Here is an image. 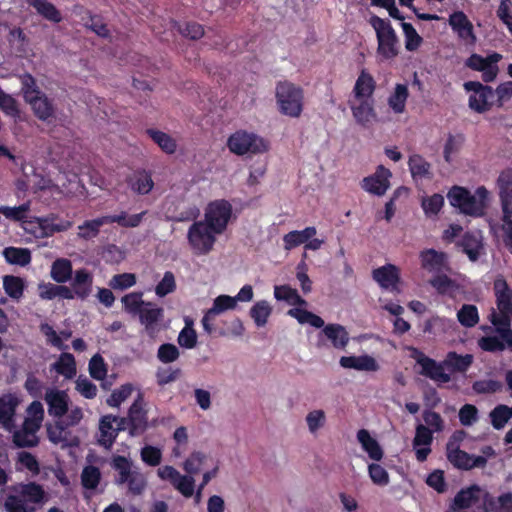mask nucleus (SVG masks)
<instances>
[{
    "label": "nucleus",
    "instance_id": "3c124183",
    "mask_svg": "<svg viewBox=\"0 0 512 512\" xmlns=\"http://www.w3.org/2000/svg\"><path fill=\"white\" fill-rule=\"evenodd\" d=\"M271 307L267 301H258L250 309V316L257 327H263L271 314Z\"/></svg>",
    "mask_w": 512,
    "mask_h": 512
},
{
    "label": "nucleus",
    "instance_id": "2f4dec72",
    "mask_svg": "<svg viewBox=\"0 0 512 512\" xmlns=\"http://www.w3.org/2000/svg\"><path fill=\"white\" fill-rule=\"evenodd\" d=\"M106 224H110L108 215L86 220L78 226V237L84 240H91L98 236L100 228Z\"/></svg>",
    "mask_w": 512,
    "mask_h": 512
},
{
    "label": "nucleus",
    "instance_id": "c85d7f7f",
    "mask_svg": "<svg viewBox=\"0 0 512 512\" xmlns=\"http://www.w3.org/2000/svg\"><path fill=\"white\" fill-rule=\"evenodd\" d=\"M18 400L12 395L0 398V423L1 425L10 430L14 426V416Z\"/></svg>",
    "mask_w": 512,
    "mask_h": 512
},
{
    "label": "nucleus",
    "instance_id": "f704fd0d",
    "mask_svg": "<svg viewBox=\"0 0 512 512\" xmlns=\"http://www.w3.org/2000/svg\"><path fill=\"white\" fill-rule=\"evenodd\" d=\"M473 356L470 354L459 355L456 352H449L444 359V365H446V369L451 373L466 372L469 367L472 365Z\"/></svg>",
    "mask_w": 512,
    "mask_h": 512
},
{
    "label": "nucleus",
    "instance_id": "de8ad7c7",
    "mask_svg": "<svg viewBox=\"0 0 512 512\" xmlns=\"http://www.w3.org/2000/svg\"><path fill=\"white\" fill-rule=\"evenodd\" d=\"M146 213H147V211H142L141 213L128 216L125 211H122L118 215H108V216L110 219V224L117 223L121 227L135 228L141 224L143 217L146 215Z\"/></svg>",
    "mask_w": 512,
    "mask_h": 512
},
{
    "label": "nucleus",
    "instance_id": "0e129e2a",
    "mask_svg": "<svg viewBox=\"0 0 512 512\" xmlns=\"http://www.w3.org/2000/svg\"><path fill=\"white\" fill-rule=\"evenodd\" d=\"M274 296L277 300H284L290 304L305 303V301L299 296L297 290L288 285L275 286Z\"/></svg>",
    "mask_w": 512,
    "mask_h": 512
},
{
    "label": "nucleus",
    "instance_id": "7ed1b4c3",
    "mask_svg": "<svg viewBox=\"0 0 512 512\" xmlns=\"http://www.w3.org/2000/svg\"><path fill=\"white\" fill-rule=\"evenodd\" d=\"M276 102L279 112L285 116L298 118L304 106V91L289 81H280L276 85Z\"/></svg>",
    "mask_w": 512,
    "mask_h": 512
},
{
    "label": "nucleus",
    "instance_id": "680f3d73",
    "mask_svg": "<svg viewBox=\"0 0 512 512\" xmlns=\"http://www.w3.org/2000/svg\"><path fill=\"white\" fill-rule=\"evenodd\" d=\"M30 210V202H25L19 206L8 207L2 206L0 207V213H2L7 219L22 222L25 221L27 217V213Z\"/></svg>",
    "mask_w": 512,
    "mask_h": 512
},
{
    "label": "nucleus",
    "instance_id": "20e7f679",
    "mask_svg": "<svg viewBox=\"0 0 512 512\" xmlns=\"http://www.w3.org/2000/svg\"><path fill=\"white\" fill-rule=\"evenodd\" d=\"M369 24L376 33L377 53L384 59H393L399 54V39L388 19L372 15Z\"/></svg>",
    "mask_w": 512,
    "mask_h": 512
},
{
    "label": "nucleus",
    "instance_id": "0eeeda50",
    "mask_svg": "<svg viewBox=\"0 0 512 512\" xmlns=\"http://www.w3.org/2000/svg\"><path fill=\"white\" fill-rule=\"evenodd\" d=\"M447 197L450 204L458 208L463 214L470 216H482L484 214V203L478 201L476 196L464 187H452Z\"/></svg>",
    "mask_w": 512,
    "mask_h": 512
},
{
    "label": "nucleus",
    "instance_id": "39448f33",
    "mask_svg": "<svg viewBox=\"0 0 512 512\" xmlns=\"http://www.w3.org/2000/svg\"><path fill=\"white\" fill-rule=\"evenodd\" d=\"M227 147L235 155L260 154L268 150V143L255 133L238 130L227 140Z\"/></svg>",
    "mask_w": 512,
    "mask_h": 512
},
{
    "label": "nucleus",
    "instance_id": "473e14b6",
    "mask_svg": "<svg viewBox=\"0 0 512 512\" xmlns=\"http://www.w3.org/2000/svg\"><path fill=\"white\" fill-rule=\"evenodd\" d=\"M479 492L480 488L477 485L461 489L454 497L452 504L453 510L470 508L479 500Z\"/></svg>",
    "mask_w": 512,
    "mask_h": 512
},
{
    "label": "nucleus",
    "instance_id": "a19ab883",
    "mask_svg": "<svg viewBox=\"0 0 512 512\" xmlns=\"http://www.w3.org/2000/svg\"><path fill=\"white\" fill-rule=\"evenodd\" d=\"M497 184L503 210L506 212L507 203L512 199V169L502 171L498 177Z\"/></svg>",
    "mask_w": 512,
    "mask_h": 512
},
{
    "label": "nucleus",
    "instance_id": "bf43d9fd",
    "mask_svg": "<svg viewBox=\"0 0 512 512\" xmlns=\"http://www.w3.org/2000/svg\"><path fill=\"white\" fill-rule=\"evenodd\" d=\"M207 460V455L200 451H195L185 460L183 469L189 475L198 474Z\"/></svg>",
    "mask_w": 512,
    "mask_h": 512
},
{
    "label": "nucleus",
    "instance_id": "8fccbe9b",
    "mask_svg": "<svg viewBox=\"0 0 512 512\" xmlns=\"http://www.w3.org/2000/svg\"><path fill=\"white\" fill-rule=\"evenodd\" d=\"M408 166L413 178H423L430 173V163L419 154H414L409 157Z\"/></svg>",
    "mask_w": 512,
    "mask_h": 512
},
{
    "label": "nucleus",
    "instance_id": "1a4fd4ad",
    "mask_svg": "<svg viewBox=\"0 0 512 512\" xmlns=\"http://www.w3.org/2000/svg\"><path fill=\"white\" fill-rule=\"evenodd\" d=\"M214 234L205 221L194 222L188 230V241L199 254H207L216 241Z\"/></svg>",
    "mask_w": 512,
    "mask_h": 512
},
{
    "label": "nucleus",
    "instance_id": "a18cd8bd",
    "mask_svg": "<svg viewBox=\"0 0 512 512\" xmlns=\"http://www.w3.org/2000/svg\"><path fill=\"white\" fill-rule=\"evenodd\" d=\"M459 323L466 327L472 328L479 322L478 308L473 304H464L457 312Z\"/></svg>",
    "mask_w": 512,
    "mask_h": 512
},
{
    "label": "nucleus",
    "instance_id": "9b49d317",
    "mask_svg": "<svg viewBox=\"0 0 512 512\" xmlns=\"http://www.w3.org/2000/svg\"><path fill=\"white\" fill-rule=\"evenodd\" d=\"M137 316L146 334L152 339L155 338L160 331L159 325L164 318V309L154 302L147 301Z\"/></svg>",
    "mask_w": 512,
    "mask_h": 512
},
{
    "label": "nucleus",
    "instance_id": "e2e57ef3",
    "mask_svg": "<svg viewBox=\"0 0 512 512\" xmlns=\"http://www.w3.org/2000/svg\"><path fill=\"white\" fill-rule=\"evenodd\" d=\"M68 428L64 420H57L54 424L47 425V436L53 444H60L67 440L66 429Z\"/></svg>",
    "mask_w": 512,
    "mask_h": 512
},
{
    "label": "nucleus",
    "instance_id": "b1692460",
    "mask_svg": "<svg viewBox=\"0 0 512 512\" xmlns=\"http://www.w3.org/2000/svg\"><path fill=\"white\" fill-rule=\"evenodd\" d=\"M357 105H351L352 115L357 124L367 127L376 118L373 99H357Z\"/></svg>",
    "mask_w": 512,
    "mask_h": 512
},
{
    "label": "nucleus",
    "instance_id": "423d86ee",
    "mask_svg": "<svg viewBox=\"0 0 512 512\" xmlns=\"http://www.w3.org/2000/svg\"><path fill=\"white\" fill-rule=\"evenodd\" d=\"M464 89L473 92L468 99L470 109L477 113L491 110L495 102V92L491 86L478 81H468L464 83Z\"/></svg>",
    "mask_w": 512,
    "mask_h": 512
},
{
    "label": "nucleus",
    "instance_id": "a878e982",
    "mask_svg": "<svg viewBox=\"0 0 512 512\" xmlns=\"http://www.w3.org/2000/svg\"><path fill=\"white\" fill-rule=\"evenodd\" d=\"M340 365L343 368L354 369L357 371H377L379 368L376 360L369 355L361 356H342Z\"/></svg>",
    "mask_w": 512,
    "mask_h": 512
},
{
    "label": "nucleus",
    "instance_id": "a211bd4d",
    "mask_svg": "<svg viewBox=\"0 0 512 512\" xmlns=\"http://www.w3.org/2000/svg\"><path fill=\"white\" fill-rule=\"evenodd\" d=\"M115 420L116 415L112 414L103 415L99 420L96 442L106 450H110L113 447V444L119 435L116 427L114 426Z\"/></svg>",
    "mask_w": 512,
    "mask_h": 512
},
{
    "label": "nucleus",
    "instance_id": "6e6552de",
    "mask_svg": "<svg viewBox=\"0 0 512 512\" xmlns=\"http://www.w3.org/2000/svg\"><path fill=\"white\" fill-rule=\"evenodd\" d=\"M232 205L225 199L210 202L205 211V222L215 234H222L232 216Z\"/></svg>",
    "mask_w": 512,
    "mask_h": 512
},
{
    "label": "nucleus",
    "instance_id": "f8f14e48",
    "mask_svg": "<svg viewBox=\"0 0 512 512\" xmlns=\"http://www.w3.org/2000/svg\"><path fill=\"white\" fill-rule=\"evenodd\" d=\"M144 406V395L142 392H138L137 397L129 407L127 413L130 419L131 437L143 434L148 428V415Z\"/></svg>",
    "mask_w": 512,
    "mask_h": 512
},
{
    "label": "nucleus",
    "instance_id": "bb28decb",
    "mask_svg": "<svg viewBox=\"0 0 512 512\" xmlns=\"http://www.w3.org/2000/svg\"><path fill=\"white\" fill-rule=\"evenodd\" d=\"M25 2L35 9L44 19L53 22L60 23L62 21V15L59 9L49 0H25Z\"/></svg>",
    "mask_w": 512,
    "mask_h": 512
},
{
    "label": "nucleus",
    "instance_id": "49530a36",
    "mask_svg": "<svg viewBox=\"0 0 512 512\" xmlns=\"http://www.w3.org/2000/svg\"><path fill=\"white\" fill-rule=\"evenodd\" d=\"M142 297V292H132L124 295L121 299L124 310L132 316H137L147 303V301H144Z\"/></svg>",
    "mask_w": 512,
    "mask_h": 512
},
{
    "label": "nucleus",
    "instance_id": "4be33fe9",
    "mask_svg": "<svg viewBox=\"0 0 512 512\" xmlns=\"http://www.w3.org/2000/svg\"><path fill=\"white\" fill-rule=\"evenodd\" d=\"M93 276L82 268L75 271L71 287L77 298L85 300L92 292Z\"/></svg>",
    "mask_w": 512,
    "mask_h": 512
},
{
    "label": "nucleus",
    "instance_id": "603ef678",
    "mask_svg": "<svg viewBox=\"0 0 512 512\" xmlns=\"http://www.w3.org/2000/svg\"><path fill=\"white\" fill-rule=\"evenodd\" d=\"M401 27L405 37L406 50L410 52L416 51L421 46L423 38L411 23L402 22Z\"/></svg>",
    "mask_w": 512,
    "mask_h": 512
},
{
    "label": "nucleus",
    "instance_id": "f3484780",
    "mask_svg": "<svg viewBox=\"0 0 512 512\" xmlns=\"http://www.w3.org/2000/svg\"><path fill=\"white\" fill-rule=\"evenodd\" d=\"M44 400L50 416L60 419L68 413L69 396L65 391L49 388L46 390Z\"/></svg>",
    "mask_w": 512,
    "mask_h": 512
},
{
    "label": "nucleus",
    "instance_id": "338daca9",
    "mask_svg": "<svg viewBox=\"0 0 512 512\" xmlns=\"http://www.w3.org/2000/svg\"><path fill=\"white\" fill-rule=\"evenodd\" d=\"M90 376L98 381L105 379L107 375V365L100 354H95L89 361Z\"/></svg>",
    "mask_w": 512,
    "mask_h": 512
},
{
    "label": "nucleus",
    "instance_id": "4468645a",
    "mask_svg": "<svg viewBox=\"0 0 512 512\" xmlns=\"http://www.w3.org/2000/svg\"><path fill=\"white\" fill-rule=\"evenodd\" d=\"M448 24L460 40L467 45H475L477 37L474 26L463 11H455L450 14Z\"/></svg>",
    "mask_w": 512,
    "mask_h": 512
},
{
    "label": "nucleus",
    "instance_id": "ea45409f",
    "mask_svg": "<svg viewBox=\"0 0 512 512\" xmlns=\"http://www.w3.org/2000/svg\"><path fill=\"white\" fill-rule=\"evenodd\" d=\"M3 289L5 293L14 300H20L25 290V281L14 275H6L3 277Z\"/></svg>",
    "mask_w": 512,
    "mask_h": 512
},
{
    "label": "nucleus",
    "instance_id": "69168bd1",
    "mask_svg": "<svg viewBox=\"0 0 512 512\" xmlns=\"http://www.w3.org/2000/svg\"><path fill=\"white\" fill-rule=\"evenodd\" d=\"M444 205V197L435 193L422 199L421 206L427 216H436Z\"/></svg>",
    "mask_w": 512,
    "mask_h": 512
},
{
    "label": "nucleus",
    "instance_id": "5701e85b",
    "mask_svg": "<svg viewBox=\"0 0 512 512\" xmlns=\"http://www.w3.org/2000/svg\"><path fill=\"white\" fill-rule=\"evenodd\" d=\"M375 89L376 81L374 77L366 69H362L353 88L354 98L373 99Z\"/></svg>",
    "mask_w": 512,
    "mask_h": 512
},
{
    "label": "nucleus",
    "instance_id": "6ab92c4d",
    "mask_svg": "<svg viewBox=\"0 0 512 512\" xmlns=\"http://www.w3.org/2000/svg\"><path fill=\"white\" fill-rule=\"evenodd\" d=\"M372 277L385 290L395 291L400 283V270L394 264H385L372 271Z\"/></svg>",
    "mask_w": 512,
    "mask_h": 512
},
{
    "label": "nucleus",
    "instance_id": "4d7b16f0",
    "mask_svg": "<svg viewBox=\"0 0 512 512\" xmlns=\"http://www.w3.org/2000/svg\"><path fill=\"white\" fill-rule=\"evenodd\" d=\"M478 346L481 350L490 353L504 351L507 347L506 342L501 336H483L478 340Z\"/></svg>",
    "mask_w": 512,
    "mask_h": 512
},
{
    "label": "nucleus",
    "instance_id": "c9c22d12",
    "mask_svg": "<svg viewBox=\"0 0 512 512\" xmlns=\"http://www.w3.org/2000/svg\"><path fill=\"white\" fill-rule=\"evenodd\" d=\"M146 134L164 153L171 155L176 152L177 142L169 134L153 128L147 129Z\"/></svg>",
    "mask_w": 512,
    "mask_h": 512
},
{
    "label": "nucleus",
    "instance_id": "aec40b11",
    "mask_svg": "<svg viewBox=\"0 0 512 512\" xmlns=\"http://www.w3.org/2000/svg\"><path fill=\"white\" fill-rule=\"evenodd\" d=\"M421 267L430 273H441L447 268V254L433 248L425 249L419 255Z\"/></svg>",
    "mask_w": 512,
    "mask_h": 512
},
{
    "label": "nucleus",
    "instance_id": "13d9d810",
    "mask_svg": "<svg viewBox=\"0 0 512 512\" xmlns=\"http://www.w3.org/2000/svg\"><path fill=\"white\" fill-rule=\"evenodd\" d=\"M21 84L23 98L27 103L32 102L34 97H37L42 93L36 84L35 78L29 73H25L21 76Z\"/></svg>",
    "mask_w": 512,
    "mask_h": 512
},
{
    "label": "nucleus",
    "instance_id": "864d4df0",
    "mask_svg": "<svg viewBox=\"0 0 512 512\" xmlns=\"http://www.w3.org/2000/svg\"><path fill=\"white\" fill-rule=\"evenodd\" d=\"M462 250L471 261L479 258L482 245L480 241L472 233H465L461 241Z\"/></svg>",
    "mask_w": 512,
    "mask_h": 512
},
{
    "label": "nucleus",
    "instance_id": "412c9836",
    "mask_svg": "<svg viewBox=\"0 0 512 512\" xmlns=\"http://www.w3.org/2000/svg\"><path fill=\"white\" fill-rule=\"evenodd\" d=\"M129 189L137 195H147L154 188L152 174L145 169L135 170L126 178Z\"/></svg>",
    "mask_w": 512,
    "mask_h": 512
},
{
    "label": "nucleus",
    "instance_id": "f257e3e1",
    "mask_svg": "<svg viewBox=\"0 0 512 512\" xmlns=\"http://www.w3.org/2000/svg\"><path fill=\"white\" fill-rule=\"evenodd\" d=\"M493 289L496 297V308L491 309L488 319L495 327L496 332L502 335L505 331L511 330L512 289L502 277L495 279Z\"/></svg>",
    "mask_w": 512,
    "mask_h": 512
},
{
    "label": "nucleus",
    "instance_id": "c756f323",
    "mask_svg": "<svg viewBox=\"0 0 512 512\" xmlns=\"http://www.w3.org/2000/svg\"><path fill=\"white\" fill-rule=\"evenodd\" d=\"M317 233V230L314 226L306 227L305 229L293 230L289 233L285 234L283 237L284 248L286 250H291L297 246L302 244H306L308 240L314 237Z\"/></svg>",
    "mask_w": 512,
    "mask_h": 512
},
{
    "label": "nucleus",
    "instance_id": "09e8293b",
    "mask_svg": "<svg viewBox=\"0 0 512 512\" xmlns=\"http://www.w3.org/2000/svg\"><path fill=\"white\" fill-rule=\"evenodd\" d=\"M178 344L186 349H192L197 344V333L193 328V321L189 318L185 319V327L178 335Z\"/></svg>",
    "mask_w": 512,
    "mask_h": 512
},
{
    "label": "nucleus",
    "instance_id": "c03bdc74",
    "mask_svg": "<svg viewBox=\"0 0 512 512\" xmlns=\"http://www.w3.org/2000/svg\"><path fill=\"white\" fill-rule=\"evenodd\" d=\"M3 255L10 264L26 266L31 262V252L27 248L7 247Z\"/></svg>",
    "mask_w": 512,
    "mask_h": 512
},
{
    "label": "nucleus",
    "instance_id": "79ce46f5",
    "mask_svg": "<svg viewBox=\"0 0 512 512\" xmlns=\"http://www.w3.org/2000/svg\"><path fill=\"white\" fill-rule=\"evenodd\" d=\"M72 225V221L59 219L55 216L39 219V226L44 230L46 235L67 231Z\"/></svg>",
    "mask_w": 512,
    "mask_h": 512
},
{
    "label": "nucleus",
    "instance_id": "7c9ffc66",
    "mask_svg": "<svg viewBox=\"0 0 512 512\" xmlns=\"http://www.w3.org/2000/svg\"><path fill=\"white\" fill-rule=\"evenodd\" d=\"M409 90L406 84H396L394 91L389 95L387 103L395 114H402L406 109Z\"/></svg>",
    "mask_w": 512,
    "mask_h": 512
},
{
    "label": "nucleus",
    "instance_id": "cd10ccee",
    "mask_svg": "<svg viewBox=\"0 0 512 512\" xmlns=\"http://www.w3.org/2000/svg\"><path fill=\"white\" fill-rule=\"evenodd\" d=\"M357 440L362 446V449L368 454L369 458L374 461H380L383 458L384 452L378 441L373 438L369 431L360 429L357 432Z\"/></svg>",
    "mask_w": 512,
    "mask_h": 512
},
{
    "label": "nucleus",
    "instance_id": "774afa93",
    "mask_svg": "<svg viewBox=\"0 0 512 512\" xmlns=\"http://www.w3.org/2000/svg\"><path fill=\"white\" fill-rule=\"evenodd\" d=\"M433 430L424 424H418L415 428V436L412 441L413 447L430 446L433 442Z\"/></svg>",
    "mask_w": 512,
    "mask_h": 512
},
{
    "label": "nucleus",
    "instance_id": "4c0bfd02",
    "mask_svg": "<svg viewBox=\"0 0 512 512\" xmlns=\"http://www.w3.org/2000/svg\"><path fill=\"white\" fill-rule=\"evenodd\" d=\"M52 369L66 379H72L76 373V361L71 353H62L58 360L52 365Z\"/></svg>",
    "mask_w": 512,
    "mask_h": 512
},
{
    "label": "nucleus",
    "instance_id": "dca6fc26",
    "mask_svg": "<svg viewBox=\"0 0 512 512\" xmlns=\"http://www.w3.org/2000/svg\"><path fill=\"white\" fill-rule=\"evenodd\" d=\"M447 459L453 466L462 470L485 467L487 459L484 456H474L460 448L451 449V441L447 445Z\"/></svg>",
    "mask_w": 512,
    "mask_h": 512
},
{
    "label": "nucleus",
    "instance_id": "37998d69",
    "mask_svg": "<svg viewBox=\"0 0 512 512\" xmlns=\"http://www.w3.org/2000/svg\"><path fill=\"white\" fill-rule=\"evenodd\" d=\"M502 59V55L497 52H493L489 54L487 57H483L477 53H473L470 57L465 61V65L474 70V71H482L485 70L486 66L489 64H497Z\"/></svg>",
    "mask_w": 512,
    "mask_h": 512
},
{
    "label": "nucleus",
    "instance_id": "052dcab7",
    "mask_svg": "<svg viewBox=\"0 0 512 512\" xmlns=\"http://www.w3.org/2000/svg\"><path fill=\"white\" fill-rule=\"evenodd\" d=\"M133 390L134 387L131 383L121 385L120 388L113 390L107 398V405L115 408L119 407L122 402L131 396Z\"/></svg>",
    "mask_w": 512,
    "mask_h": 512
},
{
    "label": "nucleus",
    "instance_id": "72a5a7b5",
    "mask_svg": "<svg viewBox=\"0 0 512 512\" xmlns=\"http://www.w3.org/2000/svg\"><path fill=\"white\" fill-rule=\"evenodd\" d=\"M28 103L31 105L35 116L42 121H47L54 116L53 103L44 93L34 97L32 102Z\"/></svg>",
    "mask_w": 512,
    "mask_h": 512
},
{
    "label": "nucleus",
    "instance_id": "ddd939ff",
    "mask_svg": "<svg viewBox=\"0 0 512 512\" xmlns=\"http://www.w3.org/2000/svg\"><path fill=\"white\" fill-rule=\"evenodd\" d=\"M391 177V171L383 165H379L372 175H369L362 180L361 187L370 194L382 196L390 187Z\"/></svg>",
    "mask_w": 512,
    "mask_h": 512
},
{
    "label": "nucleus",
    "instance_id": "9d476101",
    "mask_svg": "<svg viewBox=\"0 0 512 512\" xmlns=\"http://www.w3.org/2000/svg\"><path fill=\"white\" fill-rule=\"evenodd\" d=\"M414 354L417 364L421 366V375L440 383H448L451 381L450 374L445 372L446 365H444V360L437 362L417 349H414Z\"/></svg>",
    "mask_w": 512,
    "mask_h": 512
},
{
    "label": "nucleus",
    "instance_id": "58836bf2",
    "mask_svg": "<svg viewBox=\"0 0 512 512\" xmlns=\"http://www.w3.org/2000/svg\"><path fill=\"white\" fill-rule=\"evenodd\" d=\"M111 467L118 472L116 483L125 484L132 475V461L125 456L114 455L111 460Z\"/></svg>",
    "mask_w": 512,
    "mask_h": 512
},
{
    "label": "nucleus",
    "instance_id": "6e6d98bb",
    "mask_svg": "<svg viewBox=\"0 0 512 512\" xmlns=\"http://www.w3.org/2000/svg\"><path fill=\"white\" fill-rule=\"evenodd\" d=\"M490 418L492 426L495 429L500 430L506 425L509 419L512 418V410L506 405H497L490 412Z\"/></svg>",
    "mask_w": 512,
    "mask_h": 512
},
{
    "label": "nucleus",
    "instance_id": "393cba45",
    "mask_svg": "<svg viewBox=\"0 0 512 512\" xmlns=\"http://www.w3.org/2000/svg\"><path fill=\"white\" fill-rule=\"evenodd\" d=\"M39 425L30 419H26L21 431L14 434V443L17 447H35L38 445L39 440L35 435Z\"/></svg>",
    "mask_w": 512,
    "mask_h": 512
},
{
    "label": "nucleus",
    "instance_id": "2eb2a0df",
    "mask_svg": "<svg viewBox=\"0 0 512 512\" xmlns=\"http://www.w3.org/2000/svg\"><path fill=\"white\" fill-rule=\"evenodd\" d=\"M328 340L331 346L337 350H344L350 337L346 328L340 324H327L318 334V347L326 346L324 340Z\"/></svg>",
    "mask_w": 512,
    "mask_h": 512
},
{
    "label": "nucleus",
    "instance_id": "e433bc0d",
    "mask_svg": "<svg viewBox=\"0 0 512 512\" xmlns=\"http://www.w3.org/2000/svg\"><path fill=\"white\" fill-rule=\"evenodd\" d=\"M73 273L72 263L67 258L56 259L51 266L50 275L57 283H66Z\"/></svg>",
    "mask_w": 512,
    "mask_h": 512
},
{
    "label": "nucleus",
    "instance_id": "f03ea898",
    "mask_svg": "<svg viewBox=\"0 0 512 512\" xmlns=\"http://www.w3.org/2000/svg\"><path fill=\"white\" fill-rule=\"evenodd\" d=\"M12 490L18 494H9L4 502L6 512H35V508L29 503L40 504L45 499L43 487L36 482L20 484L18 487H12Z\"/></svg>",
    "mask_w": 512,
    "mask_h": 512
},
{
    "label": "nucleus",
    "instance_id": "5fc2aeb1",
    "mask_svg": "<svg viewBox=\"0 0 512 512\" xmlns=\"http://www.w3.org/2000/svg\"><path fill=\"white\" fill-rule=\"evenodd\" d=\"M101 480L100 469L93 465L84 467L81 473V484L85 489H96Z\"/></svg>",
    "mask_w": 512,
    "mask_h": 512
}]
</instances>
